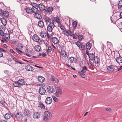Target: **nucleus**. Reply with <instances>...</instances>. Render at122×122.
Masks as SVG:
<instances>
[{"label": "nucleus", "instance_id": "obj_1", "mask_svg": "<svg viewBox=\"0 0 122 122\" xmlns=\"http://www.w3.org/2000/svg\"><path fill=\"white\" fill-rule=\"evenodd\" d=\"M44 114L43 119L45 121H46L51 117V114L49 111H45L44 112Z\"/></svg>", "mask_w": 122, "mask_h": 122}, {"label": "nucleus", "instance_id": "obj_2", "mask_svg": "<svg viewBox=\"0 0 122 122\" xmlns=\"http://www.w3.org/2000/svg\"><path fill=\"white\" fill-rule=\"evenodd\" d=\"M62 90L61 87L58 86L56 88L55 95L56 97H58L59 95H61Z\"/></svg>", "mask_w": 122, "mask_h": 122}, {"label": "nucleus", "instance_id": "obj_3", "mask_svg": "<svg viewBox=\"0 0 122 122\" xmlns=\"http://www.w3.org/2000/svg\"><path fill=\"white\" fill-rule=\"evenodd\" d=\"M55 26L54 23L53 22H50L49 25L47 27V30L49 32H52V29Z\"/></svg>", "mask_w": 122, "mask_h": 122}, {"label": "nucleus", "instance_id": "obj_4", "mask_svg": "<svg viewBox=\"0 0 122 122\" xmlns=\"http://www.w3.org/2000/svg\"><path fill=\"white\" fill-rule=\"evenodd\" d=\"M33 15L35 17L39 19H41L42 18L41 16L39 13V11L38 10H35V12L33 13Z\"/></svg>", "mask_w": 122, "mask_h": 122}, {"label": "nucleus", "instance_id": "obj_5", "mask_svg": "<svg viewBox=\"0 0 122 122\" xmlns=\"http://www.w3.org/2000/svg\"><path fill=\"white\" fill-rule=\"evenodd\" d=\"M55 87L51 86H48L47 88V91L49 93H52L55 91Z\"/></svg>", "mask_w": 122, "mask_h": 122}, {"label": "nucleus", "instance_id": "obj_6", "mask_svg": "<svg viewBox=\"0 0 122 122\" xmlns=\"http://www.w3.org/2000/svg\"><path fill=\"white\" fill-rule=\"evenodd\" d=\"M26 12L28 13L32 14L34 12H35V9H34V8H27L25 9Z\"/></svg>", "mask_w": 122, "mask_h": 122}, {"label": "nucleus", "instance_id": "obj_7", "mask_svg": "<svg viewBox=\"0 0 122 122\" xmlns=\"http://www.w3.org/2000/svg\"><path fill=\"white\" fill-rule=\"evenodd\" d=\"M86 54L89 56V60L92 61L94 59L95 57L93 53L89 54V53L86 52Z\"/></svg>", "mask_w": 122, "mask_h": 122}, {"label": "nucleus", "instance_id": "obj_8", "mask_svg": "<svg viewBox=\"0 0 122 122\" xmlns=\"http://www.w3.org/2000/svg\"><path fill=\"white\" fill-rule=\"evenodd\" d=\"M82 70L81 71V72H78V73L81 74L85 75L86 74V71H87L88 69L85 66H84L82 67Z\"/></svg>", "mask_w": 122, "mask_h": 122}, {"label": "nucleus", "instance_id": "obj_9", "mask_svg": "<svg viewBox=\"0 0 122 122\" xmlns=\"http://www.w3.org/2000/svg\"><path fill=\"white\" fill-rule=\"evenodd\" d=\"M39 92L41 95H44L46 91L44 87H41L39 89Z\"/></svg>", "mask_w": 122, "mask_h": 122}, {"label": "nucleus", "instance_id": "obj_10", "mask_svg": "<svg viewBox=\"0 0 122 122\" xmlns=\"http://www.w3.org/2000/svg\"><path fill=\"white\" fill-rule=\"evenodd\" d=\"M69 59L71 63H76L77 61V59L73 57H69Z\"/></svg>", "mask_w": 122, "mask_h": 122}, {"label": "nucleus", "instance_id": "obj_11", "mask_svg": "<svg viewBox=\"0 0 122 122\" xmlns=\"http://www.w3.org/2000/svg\"><path fill=\"white\" fill-rule=\"evenodd\" d=\"M52 102V99L51 98L49 97H47L45 100V102L47 104H50Z\"/></svg>", "mask_w": 122, "mask_h": 122}, {"label": "nucleus", "instance_id": "obj_12", "mask_svg": "<svg viewBox=\"0 0 122 122\" xmlns=\"http://www.w3.org/2000/svg\"><path fill=\"white\" fill-rule=\"evenodd\" d=\"M51 81H54L55 82L57 83L59 82V80L53 75H51Z\"/></svg>", "mask_w": 122, "mask_h": 122}, {"label": "nucleus", "instance_id": "obj_13", "mask_svg": "<svg viewBox=\"0 0 122 122\" xmlns=\"http://www.w3.org/2000/svg\"><path fill=\"white\" fill-rule=\"evenodd\" d=\"M25 69L28 71H32L33 70V67L31 66L27 65L25 66Z\"/></svg>", "mask_w": 122, "mask_h": 122}, {"label": "nucleus", "instance_id": "obj_14", "mask_svg": "<svg viewBox=\"0 0 122 122\" xmlns=\"http://www.w3.org/2000/svg\"><path fill=\"white\" fill-rule=\"evenodd\" d=\"M40 114L39 112H36L33 115V117L35 119H36L40 117Z\"/></svg>", "mask_w": 122, "mask_h": 122}, {"label": "nucleus", "instance_id": "obj_15", "mask_svg": "<svg viewBox=\"0 0 122 122\" xmlns=\"http://www.w3.org/2000/svg\"><path fill=\"white\" fill-rule=\"evenodd\" d=\"M33 39L35 41L38 42L40 40L39 37L37 35H35L33 36Z\"/></svg>", "mask_w": 122, "mask_h": 122}, {"label": "nucleus", "instance_id": "obj_16", "mask_svg": "<svg viewBox=\"0 0 122 122\" xmlns=\"http://www.w3.org/2000/svg\"><path fill=\"white\" fill-rule=\"evenodd\" d=\"M39 7L40 10L41 11H43L45 9V5L42 4H40L39 5Z\"/></svg>", "mask_w": 122, "mask_h": 122}, {"label": "nucleus", "instance_id": "obj_17", "mask_svg": "<svg viewBox=\"0 0 122 122\" xmlns=\"http://www.w3.org/2000/svg\"><path fill=\"white\" fill-rule=\"evenodd\" d=\"M94 60V62L96 64H98L100 62L99 57L98 56L95 57Z\"/></svg>", "mask_w": 122, "mask_h": 122}, {"label": "nucleus", "instance_id": "obj_18", "mask_svg": "<svg viewBox=\"0 0 122 122\" xmlns=\"http://www.w3.org/2000/svg\"><path fill=\"white\" fill-rule=\"evenodd\" d=\"M107 68L109 71L113 72L114 70V66L111 65L108 66Z\"/></svg>", "mask_w": 122, "mask_h": 122}, {"label": "nucleus", "instance_id": "obj_19", "mask_svg": "<svg viewBox=\"0 0 122 122\" xmlns=\"http://www.w3.org/2000/svg\"><path fill=\"white\" fill-rule=\"evenodd\" d=\"M9 12L7 11H4L2 16L5 17L7 18L9 16Z\"/></svg>", "mask_w": 122, "mask_h": 122}, {"label": "nucleus", "instance_id": "obj_20", "mask_svg": "<svg viewBox=\"0 0 122 122\" xmlns=\"http://www.w3.org/2000/svg\"><path fill=\"white\" fill-rule=\"evenodd\" d=\"M11 117V114L10 113H7L5 114L4 116L5 118L6 119H10Z\"/></svg>", "mask_w": 122, "mask_h": 122}, {"label": "nucleus", "instance_id": "obj_21", "mask_svg": "<svg viewBox=\"0 0 122 122\" xmlns=\"http://www.w3.org/2000/svg\"><path fill=\"white\" fill-rule=\"evenodd\" d=\"M117 62L118 63H122V57L121 56L117 57L116 59Z\"/></svg>", "mask_w": 122, "mask_h": 122}, {"label": "nucleus", "instance_id": "obj_22", "mask_svg": "<svg viewBox=\"0 0 122 122\" xmlns=\"http://www.w3.org/2000/svg\"><path fill=\"white\" fill-rule=\"evenodd\" d=\"M38 26L41 28H43L44 26V23L42 20H40L38 22Z\"/></svg>", "mask_w": 122, "mask_h": 122}, {"label": "nucleus", "instance_id": "obj_23", "mask_svg": "<svg viewBox=\"0 0 122 122\" xmlns=\"http://www.w3.org/2000/svg\"><path fill=\"white\" fill-rule=\"evenodd\" d=\"M1 21L4 26H5L7 24V20L4 18H1L0 19Z\"/></svg>", "mask_w": 122, "mask_h": 122}, {"label": "nucleus", "instance_id": "obj_24", "mask_svg": "<svg viewBox=\"0 0 122 122\" xmlns=\"http://www.w3.org/2000/svg\"><path fill=\"white\" fill-rule=\"evenodd\" d=\"M18 81L20 86L25 85L24 81L23 79H20Z\"/></svg>", "mask_w": 122, "mask_h": 122}, {"label": "nucleus", "instance_id": "obj_25", "mask_svg": "<svg viewBox=\"0 0 122 122\" xmlns=\"http://www.w3.org/2000/svg\"><path fill=\"white\" fill-rule=\"evenodd\" d=\"M38 81L41 82H43L45 80V78L41 76H39L38 77Z\"/></svg>", "mask_w": 122, "mask_h": 122}, {"label": "nucleus", "instance_id": "obj_26", "mask_svg": "<svg viewBox=\"0 0 122 122\" xmlns=\"http://www.w3.org/2000/svg\"><path fill=\"white\" fill-rule=\"evenodd\" d=\"M35 50L37 52H39L41 50L40 46L39 45H36L35 47Z\"/></svg>", "mask_w": 122, "mask_h": 122}, {"label": "nucleus", "instance_id": "obj_27", "mask_svg": "<svg viewBox=\"0 0 122 122\" xmlns=\"http://www.w3.org/2000/svg\"><path fill=\"white\" fill-rule=\"evenodd\" d=\"M41 37L42 38H44L46 37V34L45 31H42L40 33Z\"/></svg>", "mask_w": 122, "mask_h": 122}, {"label": "nucleus", "instance_id": "obj_28", "mask_svg": "<svg viewBox=\"0 0 122 122\" xmlns=\"http://www.w3.org/2000/svg\"><path fill=\"white\" fill-rule=\"evenodd\" d=\"M44 19L46 23H49L50 22V19L49 17H47V16H46L44 17L43 18Z\"/></svg>", "mask_w": 122, "mask_h": 122}, {"label": "nucleus", "instance_id": "obj_29", "mask_svg": "<svg viewBox=\"0 0 122 122\" xmlns=\"http://www.w3.org/2000/svg\"><path fill=\"white\" fill-rule=\"evenodd\" d=\"M30 111L27 109L25 108L24 110V114L25 116L28 115L30 114Z\"/></svg>", "mask_w": 122, "mask_h": 122}, {"label": "nucleus", "instance_id": "obj_30", "mask_svg": "<svg viewBox=\"0 0 122 122\" xmlns=\"http://www.w3.org/2000/svg\"><path fill=\"white\" fill-rule=\"evenodd\" d=\"M53 42L54 44H57L59 42V40L56 37H53L52 39Z\"/></svg>", "mask_w": 122, "mask_h": 122}, {"label": "nucleus", "instance_id": "obj_31", "mask_svg": "<svg viewBox=\"0 0 122 122\" xmlns=\"http://www.w3.org/2000/svg\"><path fill=\"white\" fill-rule=\"evenodd\" d=\"M53 9L51 7H48L47 9H45V11L47 13L51 12L52 11Z\"/></svg>", "mask_w": 122, "mask_h": 122}, {"label": "nucleus", "instance_id": "obj_32", "mask_svg": "<svg viewBox=\"0 0 122 122\" xmlns=\"http://www.w3.org/2000/svg\"><path fill=\"white\" fill-rule=\"evenodd\" d=\"M32 8H34V9H35V10H38L37 9L39 7V5L35 3H33L32 5Z\"/></svg>", "mask_w": 122, "mask_h": 122}, {"label": "nucleus", "instance_id": "obj_33", "mask_svg": "<svg viewBox=\"0 0 122 122\" xmlns=\"http://www.w3.org/2000/svg\"><path fill=\"white\" fill-rule=\"evenodd\" d=\"M55 20L58 24H60V20L59 18L58 17H56L53 18V21H54Z\"/></svg>", "mask_w": 122, "mask_h": 122}, {"label": "nucleus", "instance_id": "obj_34", "mask_svg": "<svg viewBox=\"0 0 122 122\" xmlns=\"http://www.w3.org/2000/svg\"><path fill=\"white\" fill-rule=\"evenodd\" d=\"M61 54L62 56L64 57H66L67 56L66 53L65 51L62 50Z\"/></svg>", "mask_w": 122, "mask_h": 122}, {"label": "nucleus", "instance_id": "obj_35", "mask_svg": "<svg viewBox=\"0 0 122 122\" xmlns=\"http://www.w3.org/2000/svg\"><path fill=\"white\" fill-rule=\"evenodd\" d=\"M15 116L16 118H19L22 117L21 113H20L17 112L15 115Z\"/></svg>", "mask_w": 122, "mask_h": 122}, {"label": "nucleus", "instance_id": "obj_36", "mask_svg": "<svg viewBox=\"0 0 122 122\" xmlns=\"http://www.w3.org/2000/svg\"><path fill=\"white\" fill-rule=\"evenodd\" d=\"M14 86L15 87H19L21 86L19 82L18 81L14 83L13 84Z\"/></svg>", "mask_w": 122, "mask_h": 122}, {"label": "nucleus", "instance_id": "obj_37", "mask_svg": "<svg viewBox=\"0 0 122 122\" xmlns=\"http://www.w3.org/2000/svg\"><path fill=\"white\" fill-rule=\"evenodd\" d=\"M11 58L13 60L15 61V62H18V63L20 64H22L21 62L18 61L15 58L14 56H12Z\"/></svg>", "mask_w": 122, "mask_h": 122}, {"label": "nucleus", "instance_id": "obj_38", "mask_svg": "<svg viewBox=\"0 0 122 122\" xmlns=\"http://www.w3.org/2000/svg\"><path fill=\"white\" fill-rule=\"evenodd\" d=\"M86 47L87 50H89L91 48V44L89 43H88L86 44Z\"/></svg>", "mask_w": 122, "mask_h": 122}, {"label": "nucleus", "instance_id": "obj_39", "mask_svg": "<svg viewBox=\"0 0 122 122\" xmlns=\"http://www.w3.org/2000/svg\"><path fill=\"white\" fill-rule=\"evenodd\" d=\"M38 107H41L42 108L45 109V106L41 102L39 104V105Z\"/></svg>", "mask_w": 122, "mask_h": 122}, {"label": "nucleus", "instance_id": "obj_40", "mask_svg": "<svg viewBox=\"0 0 122 122\" xmlns=\"http://www.w3.org/2000/svg\"><path fill=\"white\" fill-rule=\"evenodd\" d=\"M58 46L59 48L61 51L64 49V46L62 43H61L59 44Z\"/></svg>", "mask_w": 122, "mask_h": 122}, {"label": "nucleus", "instance_id": "obj_41", "mask_svg": "<svg viewBox=\"0 0 122 122\" xmlns=\"http://www.w3.org/2000/svg\"><path fill=\"white\" fill-rule=\"evenodd\" d=\"M118 5L119 6L118 7V8L121 9V7H122V0H121L119 2Z\"/></svg>", "mask_w": 122, "mask_h": 122}, {"label": "nucleus", "instance_id": "obj_42", "mask_svg": "<svg viewBox=\"0 0 122 122\" xmlns=\"http://www.w3.org/2000/svg\"><path fill=\"white\" fill-rule=\"evenodd\" d=\"M72 26L73 28L74 29L77 26V23L76 21H75L73 22L72 24Z\"/></svg>", "mask_w": 122, "mask_h": 122}, {"label": "nucleus", "instance_id": "obj_43", "mask_svg": "<svg viewBox=\"0 0 122 122\" xmlns=\"http://www.w3.org/2000/svg\"><path fill=\"white\" fill-rule=\"evenodd\" d=\"M5 36L7 39H10V35L9 33H5Z\"/></svg>", "mask_w": 122, "mask_h": 122}, {"label": "nucleus", "instance_id": "obj_44", "mask_svg": "<svg viewBox=\"0 0 122 122\" xmlns=\"http://www.w3.org/2000/svg\"><path fill=\"white\" fill-rule=\"evenodd\" d=\"M15 49L16 51V52L19 54H20V55H21V54L20 53H23V52L22 51L20 50L19 49H18L17 48H15Z\"/></svg>", "mask_w": 122, "mask_h": 122}, {"label": "nucleus", "instance_id": "obj_45", "mask_svg": "<svg viewBox=\"0 0 122 122\" xmlns=\"http://www.w3.org/2000/svg\"><path fill=\"white\" fill-rule=\"evenodd\" d=\"M52 97L54 101L56 102H57L58 101V99L55 96H53Z\"/></svg>", "mask_w": 122, "mask_h": 122}, {"label": "nucleus", "instance_id": "obj_46", "mask_svg": "<svg viewBox=\"0 0 122 122\" xmlns=\"http://www.w3.org/2000/svg\"><path fill=\"white\" fill-rule=\"evenodd\" d=\"M76 44L77 45V46L80 49V47L81 45V44L80 42L78 41H77V42H76Z\"/></svg>", "mask_w": 122, "mask_h": 122}, {"label": "nucleus", "instance_id": "obj_47", "mask_svg": "<svg viewBox=\"0 0 122 122\" xmlns=\"http://www.w3.org/2000/svg\"><path fill=\"white\" fill-rule=\"evenodd\" d=\"M83 38V36L81 35H79L78 37V39L80 40H81Z\"/></svg>", "mask_w": 122, "mask_h": 122}, {"label": "nucleus", "instance_id": "obj_48", "mask_svg": "<svg viewBox=\"0 0 122 122\" xmlns=\"http://www.w3.org/2000/svg\"><path fill=\"white\" fill-rule=\"evenodd\" d=\"M80 48V49H82L83 50H85V46L84 45L81 44Z\"/></svg>", "mask_w": 122, "mask_h": 122}, {"label": "nucleus", "instance_id": "obj_49", "mask_svg": "<svg viewBox=\"0 0 122 122\" xmlns=\"http://www.w3.org/2000/svg\"><path fill=\"white\" fill-rule=\"evenodd\" d=\"M7 30L9 33L10 34H12L13 33V30L10 28L8 29Z\"/></svg>", "mask_w": 122, "mask_h": 122}, {"label": "nucleus", "instance_id": "obj_50", "mask_svg": "<svg viewBox=\"0 0 122 122\" xmlns=\"http://www.w3.org/2000/svg\"><path fill=\"white\" fill-rule=\"evenodd\" d=\"M59 27H60V28L61 29V30H64V29L65 28L64 27L63 25H62L61 24L60 25H59Z\"/></svg>", "mask_w": 122, "mask_h": 122}, {"label": "nucleus", "instance_id": "obj_51", "mask_svg": "<svg viewBox=\"0 0 122 122\" xmlns=\"http://www.w3.org/2000/svg\"><path fill=\"white\" fill-rule=\"evenodd\" d=\"M68 35H69L70 36H72L73 35L72 33L71 32V31L70 30H68Z\"/></svg>", "mask_w": 122, "mask_h": 122}, {"label": "nucleus", "instance_id": "obj_52", "mask_svg": "<svg viewBox=\"0 0 122 122\" xmlns=\"http://www.w3.org/2000/svg\"><path fill=\"white\" fill-rule=\"evenodd\" d=\"M10 52L12 53L15 54V52L12 49H10L9 51Z\"/></svg>", "mask_w": 122, "mask_h": 122}, {"label": "nucleus", "instance_id": "obj_53", "mask_svg": "<svg viewBox=\"0 0 122 122\" xmlns=\"http://www.w3.org/2000/svg\"><path fill=\"white\" fill-rule=\"evenodd\" d=\"M0 34L1 36H4V34L2 31H0Z\"/></svg>", "mask_w": 122, "mask_h": 122}, {"label": "nucleus", "instance_id": "obj_54", "mask_svg": "<svg viewBox=\"0 0 122 122\" xmlns=\"http://www.w3.org/2000/svg\"><path fill=\"white\" fill-rule=\"evenodd\" d=\"M62 32L64 35L67 36V30H63Z\"/></svg>", "mask_w": 122, "mask_h": 122}, {"label": "nucleus", "instance_id": "obj_55", "mask_svg": "<svg viewBox=\"0 0 122 122\" xmlns=\"http://www.w3.org/2000/svg\"><path fill=\"white\" fill-rule=\"evenodd\" d=\"M47 51H51V48L50 46H49Z\"/></svg>", "mask_w": 122, "mask_h": 122}, {"label": "nucleus", "instance_id": "obj_56", "mask_svg": "<svg viewBox=\"0 0 122 122\" xmlns=\"http://www.w3.org/2000/svg\"><path fill=\"white\" fill-rule=\"evenodd\" d=\"M4 27L2 25L0 26V31H2L4 29Z\"/></svg>", "mask_w": 122, "mask_h": 122}, {"label": "nucleus", "instance_id": "obj_57", "mask_svg": "<svg viewBox=\"0 0 122 122\" xmlns=\"http://www.w3.org/2000/svg\"><path fill=\"white\" fill-rule=\"evenodd\" d=\"M0 103L2 105H3L5 103V102L4 100H2L1 101Z\"/></svg>", "mask_w": 122, "mask_h": 122}, {"label": "nucleus", "instance_id": "obj_58", "mask_svg": "<svg viewBox=\"0 0 122 122\" xmlns=\"http://www.w3.org/2000/svg\"><path fill=\"white\" fill-rule=\"evenodd\" d=\"M0 50L1 51L3 52H4L5 53L6 52V51H5V50H4L2 48H0Z\"/></svg>", "mask_w": 122, "mask_h": 122}, {"label": "nucleus", "instance_id": "obj_59", "mask_svg": "<svg viewBox=\"0 0 122 122\" xmlns=\"http://www.w3.org/2000/svg\"><path fill=\"white\" fill-rule=\"evenodd\" d=\"M106 109L107 111H111V109L110 108H106Z\"/></svg>", "mask_w": 122, "mask_h": 122}, {"label": "nucleus", "instance_id": "obj_60", "mask_svg": "<svg viewBox=\"0 0 122 122\" xmlns=\"http://www.w3.org/2000/svg\"><path fill=\"white\" fill-rule=\"evenodd\" d=\"M73 37L74 39H76L77 37L75 35H73Z\"/></svg>", "mask_w": 122, "mask_h": 122}, {"label": "nucleus", "instance_id": "obj_61", "mask_svg": "<svg viewBox=\"0 0 122 122\" xmlns=\"http://www.w3.org/2000/svg\"><path fill=\"white\" fill-rule=\"evenodd\" d=\"M4 11H2L0 9V14L1 15H3V13Z\"/></svg>", "mask_w": 122, "mask_h": 122}, {"label": "nucleus", "instance_id": "obj_62", "mask_svg": "<svg viewBox=\"0 0 122 122\" xmlns=\"http://www.w3.org/2000/svg\"><path fill=\"white\" fill-rule=\"evenodd\" d=\"M3 56L2 52L0 51V57H2Z\"/></svg>", "mask_w": 122, "mask_h": 122}, {"label": "nucleus", "instance_id": "obj_63", "mask_svg": "<svg viewBox=\"0 0 122 122\" xmlns=\"http://www.w3.org/2000/svg\"><path fill=\"white\" fill-rule=\"evenodd\" d=\"M0 122H7L6 120H2L0 121Z\"/></svg>", "mask_w": 122, "mask_h": 122}, {"label": "nucleus", "instance_id": "obj_64", "mask_svg": "<svg viewBox=\"0 0 122 122\" xmlns=\"http://www.w3.org/2000/svg\"><path fill=\"white\" fill-rule=\"evenodd\" d=\"M120 18H122V12H121L120 13Z\"/></svg>", "mask_w": 122, "mask_h": 122}]
</instances>
